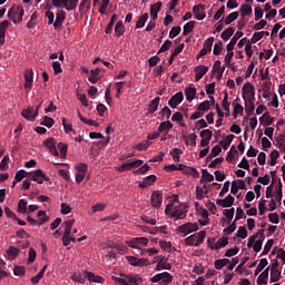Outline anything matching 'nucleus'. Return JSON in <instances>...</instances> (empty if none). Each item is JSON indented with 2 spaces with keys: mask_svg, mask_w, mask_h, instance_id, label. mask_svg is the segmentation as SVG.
I'll use <instances>...</instances> for the list:
<instances>
[{
  "mask_svg": "<svg viewBox=\"0 0 285 285\" xmlns=\"http://www.w3.org/2000/svg\"><path fill=\"white\" fill-rule=\"evenodd\" d=\"M193 13L197 21H204L206 19V6L204 4H196L193 7Z\"/></svg>",
  "mask_w": 285,
  "mask_h": 285,
  "instance_id": "14",
  "label": "nucleus"
},
{
  "mask_svg": "<svg viewBox=\"0 0 285 285\" xmlns=\"http://www.w3.org/2000/svg\"><path fill=\"white\" fill-rule=\"evenodd\" d=\"M37 217L40 218L38 222V226H42V224H46V222H48V215H46L45 210H39Z\"/></svg>",
  "mask_w": 285,
  "mask_h": 285,
  "instance_id": "56",
  "label": "nucleus"
},
{
  "mask_svg": "<svg viewBox=\"0 0 285 285\" xmlns=\"http://www.w3.org/2000/svg\"><path fill=\"white\" fill-rule=\"evenodd\" d=\"M184 175H191L194 179H199V171L195 169V167H188L186 166L184 169Z\"/></svg>",
  "mask_w": 285,
  "mask_h": 285,
  "instance_id": "45",
  "label": "nucleus"
},
{
  "mask_svg": "<svg viewBox=\"0 0 285 285\" xmlns=\"http://www.w3.org/2000/svg\"><path fill=\"white\" fill-rule=\"evenodd\" d=\"M17 14H19V7L9 9L8 17L13 21V23H17Z\"/></svg>",
  "mask_w": 285,
  "mask_h": 285,
  "instance_id": "54",
  "label": "nucleus"
},
{
  "mask_svg": "<svg viewBox=\"0 0 285 285\" xmlns=\"http://www.w3.org/2000/svg\"><path fill=\"white\" fill-rule=\"evenodd\" d=\"M40 126H46V128H52V126H55V119L45 116L43 121L40 122Z\"/></svg>",
  "mask_w": 285,
  "mask_h": 285,
  "instance_id": "59",
  "label": "nucleus"
},
{
  "mask_svg": "<svg viewBox=\"0 0 285 285\" xmlns=\"http://www.w3.org/2000/svg\"><path fill=\"white\" fill-rule=\"evenodd\" d=\"M10 163V156H3L2 160L0 161V170H8V164Z\"/></svg>",
  "mask_w": 285,
  "mask_h": 285,
  "instance_id": "64",
  "label": "nucleus"
},
{
  "mask_svg": "<svg viewBox=\"0 0 285 285\" xmlns=\"http://www.w3.org/2000/svg\"><path fill=\"white\" fill-rule=\"evenodd\" d=\"M171 121H176L177 124H179V126H181L183 128L186 126V124H184V114L176 111L173 116H171Z\"/></svg>",
  "mask_w": 285,
  "mask_h": 285,
  "instance_id": "40",
  "label": "nucleus"
},
{
  "mask_svg": "<svg viewBox=\"0 0 285 285\" xmlns=\"http://www.w3.org/2000/svg\"><path fill=\"white\" fill-rule=\"evenodd\" d=\"M65 232L63 235H72V226H75V219H68L63 223Z\"/></svg>",
  "mask_w": 285,
  "mask_h": 285,
  "instance_id": "42",
  "label": "nucleus"
},
{
  "mask_svg": "<svg viewBox=\"0 0 285 285\" xmlns=\"http://www.w3.org/2000/svg\"><path fill=\"white\" fill-rule=\"evenodd\" d=\"M217 206H222V208H230L233 204H235V197L233 195H228L225 199H217Z\"/></svg>",
  "mask_w": 285,
  "mask_h": 285,
  "instance_id": "20",
  "label": "nucleus"
},
{
  "mask_svg": "<svg viewBox=\"0 0 285 285\" xmlns=\"http://www.w3.org/2000/svg\"><path fill=\"white\" fill-rule=\"evenodd\" d=\"M233 35H235V28L228 27L225 31L222 32L220 37L223 41H228Z\"/></svg>",
  "mask_w": 285,
  "mask_h": 285,
  "instance_id": "41",
  "label": "nucleus"
},
{
  "mask_svg": "<svg viewBox=\"0 0 285 285\" xmlns=\"http://www.w3.org/2000/svg\"><path fill=\"white\" fill-rule=\"evenodd\" d=\"M244 37V32L242 31H237L234 37L230 39V41L228 42L226 50L227 52H230V50H235V45L237 43V41H239V39H242Z\"/></svg>",
  "mask_w": 285,
  "mask_h": 285,
  "instance_id": "21",
  "label": "nucleus"
},
{
  "mask_svg": "<svg viewBox=\"0 0 285 285\" xmlns=\"http://www.w3.org/2000/svg\"><path fill=\"white\" fill-rule=\"evenodd\" d=\"M250 14H253V7L249 4H243L240 7V17H250Z\"/></svg>",
  "mask_w": 285,
  "mask_h": 285,
  "instance_id": "43",
  "label": "nucleus"
},
{
  "mask_svg": "<svg viewBox=\"0 0 285 285\" xmlns=\"http://www.w3.org/2000/svg\"><path fill=\"white\" fill-rule=\"evenodd\" d=\"M242 95L244 101H255V87L250 82H246L243 86Z\"/></svg>",
  "mask_w": 285,
  "mask_h": 285,
  "instance_id": "7",
  "label": "nucleus"
},
{
  "mask_svg": "<svg viewBox=\"0 0 285 285\" xmlns=\"http://www.w3.org/2000/svg\"><path fill=\"white\" fill-rule=\"evenodd\" d=\"M165 215H169V217H173L174 219H186L188 207L184 203L178 205L169 204L165 208Z\"/></svg>",
  "mask_w": 285,
  "mask_h": 285,
  "instance_id": "1",
  "label": "nucleus"
},
{
  "mask_svg": "<svg viewBox=\"0 0 285 285\" xmlns=\"http://www.w3.org/2000/svg\"><path fill=\"white\" fill-rule=\"evenodd\" d=\"M245 112L247 117H250L255 112V100L245 101Z\"/></svg>",
  "mask_w": 285,
  "mask_h": 285,
  "instance_id": "34",
  "label": "nucleus"
},
{
  "mask_svg": "<svg viewBox=\"0 0 285 285\" xmlns=\"http://www.w3.org/2000/svg\"><path fill=\"white\" fill-rule=\"evenodd\" d=\"M46 268H48V265H45L36 276L31 277V283L33 285L39 284V282L43 278V275H46Z\"/></svg>",
  "mask_w": 285,
  "mask_h": 285,
  "instance_id": "37",
  "label": "nucleus"
},
{
  "mask_svg": "<svg viewBox=\"0 0 285 285\" xmlns=\"http://www.w3.org/2000/svg\"><path fill=\"white\" fill-rule=\"evenodd\" d=\"M173 266L165 259H160L156 265V271H170Z\"/></svg>",
  "mask_w": 285,
  "mask_h": 285,
  "instance_id": "38",
  "label": "nucleus"
},
{
  "mask_svg": "<svg viewBox=\"0 0 285 285\" xmlns=\"http://www.w3.org/2000/svg\"><path fill=\"white\" fill-rule=\"evenodd\" d=\"M45 146L49 149L51 155L59 157V151L57 150V141H55V138H48L45 141Z\"/></svg>",
  "mask_w": 285,
  "mask_h": 285,
  "instance_id": "18",
  "label": "nucleus"
},
{
  "mask_svg": "<svg viewBox=\"0 0 285 285\" xmlns=\"http://www.w3.org/2000/svg\"><path fill=\"white\" fill-rule=\"evenodd\" d=\"M18 213L26 215L28 213V202L26 199H20L18 203Z\"/></svg>",
  "mask_w": 285,
  "mask_h": 285,
  "instance_id": "50",
  "label": "nucleus"
},
{
  "mask_svg": "<svg viewBox=\"0 0 285 285\" xmlns=\"http://www.w3.org/2000/svg\"><path fill=\"white\" fill-rule=\"evenodd\" d=\"M76 183L81 184L83 179H86V175L88 173V165L86 163H80L76 166Z\"/></svg>",
  "mask_w": 285,
  "mask_h": 285,
  "instance_id": "9",
  "label": "nucleus"
},
{
  "mask_svg": "<svg viewBox=\"0 0 285 285\" xmlns=\"http://www.w3.org/2000/svg\"><path fill=\"white\" fill-rule=\"evenodd\" d=\"M239 17V12L235 11L229 13L226 18H225V26H230V23H233V21H237Z\"/></svg>",
  "mask_w": 285,
  "mask_h": 285,
  "instance_id": "48",
  "label": "nucleus"
},
{
  "mask_svg": "<svg viewBox=\"0 0 285 285\" xmlns=\"http://www.w3.org/2000/svg\"><path fill=\"white\" fill-rule=\"evenodd\" d=\"M163 202H164V196L161 195V191L155 190L151 194V198H150L153 208H161Z\"/></svg>",
  "mask_w": 285,
  "mask_h": 285,
  "instance_id": "15",
  "label": "nucleus"
},
{
  "mask_svg": "<svg viewBox=\"0 0 285 285\" xmlns=\"http://www.w3.org/2000/svg\"><path fill=\"white\" fill-rule=\"evenodd\" d=\"M35 79V71L32 69H27L24 72V88L26 90L32 89V81Z\"/></svg>",
  "mask_w": 285,
  "mask_h": 285,
  "instance_id": "16",
  "label": "nucleus"
},
{
  "mask_svg": "<svg viewBox=\"0 0 285 285\" xmlns=\"http://www.w3.org/2000/svg\"><path fill=\"white\" fill-rule=\"evenodd\" d=\"M150 282L153 284H157V282H159L160 285H168L173 282V275L168 272H163L151 277Z\"/></svg>",
  "mask_w": 285,
  "mask_h": 285,
  "instance_id": "5",
  "label": "nucleus"
},
{
  "mask_svg": "<svg viewBox=\"0 0 285 285\" xmlns=\"http://www.w3.org/2000/svg\"><path fill=\"white\" fill-rule=\"evenodd\" d=\"M29 178L32 179V181H37V184H43V181H50V177L43 174V170L41 169H37L36 171L29 173Z\"/></svg>",
  "mask_w": 285,
  "mask_h": 285,
  "instance_id": "10",
  "label": "nucleus"
},
{
  "mask_svg": "<svg viewBox=\"0 0 285 285\" xmlns=\"http://www.w3.org/2000/svg\"><path fill=\"white\" fill-rule=\"evenodd\" d=\"M160 10H161V1H158L150 7V17L154 21H157Z\"/></svg>",
  "mask_w": 285,
  "mask_h": 285,
  "instance_id": "25",
  "label": "nucleus"
},
{
  "mask_svg": "<svg viewBox=\"0 0 285 285\" xmlns=\"http://www.w3.org/2000/svg\"><path fill=\"white\" fill-rule=\"evenodd\" d=\"M116 250H121V246L114 244V245H109L106 247V252H107V257H110L111 259H117V252Z\"/></svg>",
  "mask_w": 285,
  "mask_h": 285,
  "instance_id": "23",
  "label": "nucleus"
},
{
  "mask_svg": "<svg viewBox=\"0 0 285 285\" xmlns=\"http://www.w3.org/2000/svg\"><path fill=\"white\" fill-rule=\"evenodd\" d=\"M181 101H184V92L179 91L168 100V106L175 109Z\"/></svg>",
  "mask_w": 285,
  "mask_h": 285,
  "instance_id": "17",
  "label": "nucleus"
},
{
  "mask_svg": "<svg viewBox=\"0 0 285 285\" xmlns=\"http://www.w3.org/2000/svg\"><path fill=\"white\" fill-rule=\"evenodd\" d=\"M69 0H52L53 8H66L68 7Z\"/></svg>",
  "mask_w": 285,
  "mask_h": 285,
  "instance_id": "55",
  "label": "nucleus"
},
{
  "mask_svg": "<svg viewBox=\"0 0 285 285\" xmlns=\"http://www.w3.org/2000/svg\"><path fill=\"white\" fill-rule=\"evenodd\" d=\"M86 272L83 274L76 272L71 275L72 282H77L78 284H86Z\"/></svg>",
  "mask_w": 285,
  "mask_h": 285,
  "instance_id": "33",
  "label": "nucleus"
},
{
  "mask_svg": "<svg viewBox=\"0 0 285 285\" xmlns=\"http://www.w3.org/2000/svg\"><path fill=\"white\" fill-rule=\"evenodd\" d=\"M86 277L88 278L89 282H94L95 284H104V282H106V279H104V277L92 273V272H88L86 271Z\"/></svg>",
  "mask_w": 285,
  "mask_h": 285,
  "instance_id": "22",
  "label": "nucleus"
},
{
  "mask_svg": "<svg viewBox=\"0 0 285 285\" xmlns=\"http://www.w3.org/2000/svg\"><path fill=\"white\" fill-rule=\"evenodd\" d=\"M111 279H114V282H117L120 285H139L142 282L141 277H136L132 275L125 276L124 278L111 276Z\"/></svg>",
  "mask_w": 285,
  "mask_h": 285,
  "instance_id": "3",
  "label": "nucleus"
},
{
  "mask_svg": "<svg viewBox=\"0 0 285 285\" xmlns=\"http://www.w3.org/2000/svg\"><path fill=\"white\" fill-rule=\"evenodd\" d=\"M204 239H206V230H200L189 237L185 238L186 246H196L199 247L204 244Z\"/></svg>",
  "mask_w": 285,
  "mask_h": 285,
  "instance_id": "2",
  "label": "nucleus"
},
{
  "mask_svg": "<svg viewBox=\"0 0 285 285\" xmlns=\"http://www.w3.org/2000/svg\"><path fill=\"white\" fill-rule=\"evenodd\" d=\"M223 215L226 217L227 224H230L233 222V217H235V207H232L230 209H224Z\"/></svg>",
  "mask_w": 285,
  "mask_h": 285,
  "instance_id": "46",
  "label": "nucleus"
},
{
  "mask_svg": "<svg viewBox=\"0 0 285 285\" xmlns=\"http://www.w3.org/2000/svg\"><path fill=\"white\" fill-rule=\"evenodd\" d=\"M126 259H127L128 264H130L131 266H139V267L150 266V259H148V258H138L135 256H126Z\"/></svg>",
  "mask_w": 285,
  "mask_h": 285,
  "instance_id": "12",
  "label": "nucleus"
},
{
  "mask_svg": "<svg viewBox=\"0 0 285 285\" xmlns=\"http://www.w3.org/2000/svg\"><path fill=\"white\" fill-rule=\"evenodd\" d=\"M258 235H261V237H264V230H259L256 235L250 236L247 243L248 248H254L255 253H259L264 244L263 240H255L257 239Z\"/></svg>",
  "mask_w": 285,
  "mask_h": 285,
  "instance_id": "6",
  "label": "nucleus"
},
{
  "mask_svg": "<svg viewBox=\"0 0 285 285\" xmlns=\"http://www.w3.org/2000/svg\"><path fill=\"white\" fill-rule=\"evenodd\" d=\"M261 124H265L266 126H273L274 118L271 116L263 115L259 118Z\"/></svg>",
  "mask_w": 285,
  "mask_h": 285,
  "instance_id": "62",
  "label": "nucleus"
},
{
  "mask_svg": "<svg viewBox=\"0 0 285 285\" xmlns=\"http://www.w3.org/2000/svg\"><path fill=\"white\" fill-rule=\"evenodd\" d=\"M146 21H148V13H144L136 22V28H144L146 26Z\"/></svg>",
  "mask_w": 285,
  "mask_h": 285,
  "instance_id": "53",
  "label": "nucleus"
},
{
  "mask_svg": "<svg viewBox=\"0 0 285 285\" xmlns=\"http://www.w3.org/2000/svg\"><path fill=\"white\" fill-rule=\"evenodd\" d=\"M100 73H101V68L92 69L88 77V81H90V83H97V81H99Z\"/></svg>",
  "mask_w": 285,
  "mask_h": 285,
  "instance_id": "30",
  "label": "nucleus"
},
{
  "mask_svg": "<svg viewBox=\"0 0 285 285\" xmlns=\"http://www.w3.org/2000/svg\"><path fill=\"white\" fill-rule=\"evenodd\" d=\"M233 139H235V135L230 134L220 141V146H223L224 150H228V147L233 144Z\"/></svg>",
  "mask_w": 285,
  "mask_h": 285,
  "instance_id": "47",
  "label": "nucleus"
},
{
  "mask_svg": "<svg viewBox=\"0 0 285 285\" xmlns=\"http://www.w3.org/2000/svg\"><path fill=\"white\" fill-rule=\"evenodd\" d=\"M202 139L210 141L213 139V131L210 129H204L200 131Z\"/></svg>",
  "mask_w": 285,
  "mask_h": 285,
  "instance_id": "58",
  "label": "nucleus"
},
{
  "mask_svg": "<svg viewBox=\"0 0 285 285\" xmlns=\"http://www.w3.org/2000/svg\"><path fill=\"white\" fill-rule=\"evenodd\" d=\"M124 32H126V27H124V21L119 20L115 26V35L116 37H124Z\"/></svg>",
  "mask_w": 285,
  "mask_h": 285,
  "instance_id": "35",
  "label": "nucleus"
},
{
  "mask_svg": "<svg viewBox=\"0 0 285 285\" xmlns=\"http://www.w3.org/2000/svg\"><path fill=\"white\" fill-rule=\"evenodd\" d=\"M24 177H30V173H27L26 170L20 169L16 174L14 179H16V181H22Z\"/></svg>",
  "mask_w": 285,
  "mask_h": 285,
  "instance_id": "57",
  "label": "nucleus"
},
{
  "mask_svg": "<svg viewBox=\"0 0 285 285\" xmlns=\"http://www.w3.org/2000/svg\"><path fill=\"white\" fill-rule=\"evenodd\" d=\"M193 30H195V21L187 22L183 29L184 37H188V35H190V32H193Z\"/></svg>",
  "mask_w": 285,
  "mask_h": 285,
  "instance_id": "44",
  "label": "nucleus"
},
{
  "mask_svg": "<svg viewBox=\"0 0 285 285\" xmlns=\"http://www.w3.org/2000/svg\"><path fill=\"white\" fill-rule=\"evenodd\" d=\"M159 101H161V98L156 97L149 102L148 105L149 115H155V112H157V109L159 108Z\"/></svg>",
  "mask_w": 285,
  "mask_h": 285,
  "instance_id": "27",
  "label": "nucleus"
},
{
  "mask_svg": "<svg viewBox=\"0 0 285 285\" xmlns=\"http://www.w3.org/2000/svg\"><path fill=\"white\" fill-rule=\"evenodd\" d=\"M213 43H215V37L207 38L204 41L203 49L198 52L197 57H206V55L213 50Z\"/></svg>",
  "mask_w": 285,
  "mask_h": 285,
  "instance_id": "13",
  "label": "nucleus"
},
{
  "mask_svg": "<svg viewBox=\"0 0 285 285\" xmlns=\"http://www.w3.org/2000/svg\"><path fill=\"white\" fill-rule=\"evenodd\" d=\"M185 96L187 101H193L197 97V89L195 87H188L185 89Z\"/></svg>",
  "mask_w": 285,
  "mask_h": 285,
  "instance_id": "32",
  "label": "nucleus"
},
{
  "mask_svg": "<svg viewBox=\"0 0 285 285\" xmlns=\"http://www.w3.org/2000/svg\"><path fill=\"white\" fill-rule=\"evenodd\" d=\"M267 266H268V259L262 258L255 269V273H254L255 277H257L262 273V271H264V268H266Z\"/></svg>",
  "mask_w": 285,
  "mask_h": 285,
  "instance_id": "36",
  "label": "nucleus"
},
{
  "mask_svg": "<svg viewBox=\"0 0 285 285\" xmlns=\"http://www.w3.org/2000/svg\"><path fill=\"white\" fill-rule=\"evenodd\" d=\"M268 271H271V267H267L259 274L256 281L258 285L268 284Z\"/></svg>",
  "mask_w": 285,
  "mask_h": 285,
  "instance_id": "29",
  "label": "nucleus"
},
{
  "mask_svg": "<svg viewBox=\"0 0 285 285\" xmlns=\"http://www.w3.org/2000/svg\"><path fill=\"white\" fill-rule=\"evenodd\" d=\"M228 264H230V259L222 258V259L215 261L214 266H215L216 271H222L223 267L228 266Z\"/></svg>",
  "mask_w": 285,
  "mask_h": 285,
  "instance_id": "39",
  "label": "nucleus"
},
{
  "mask_svg": "<svg viewBox=\"0 0 285 285\" xmlns=\"http://www.w3.org/2000/svg\"><path fill=\"white\" fill-rule=\"evenodd\" d=\"M222 107L225 110V117H230V102H228V92H225Z\"/></svg>",
  "mask_w": 285,
  "mask_h": 285,
  "instance_id": "31",
  "label": "nucleus"
},
{
  "mask_svg": "<svg viewBox=\"0 0 285 285\" xmlns=\"http://www.w3.org/2000/svg\"><path fill=\"white\" fill-rule=\"evenodd\" d=\"M170 129H173V122H170L169 120L160 122L158 127L159 132H164V130H170Z\"/></svg>",
  "mask_w": 285,
  "mask_h": 285,
  "instance_id": "52",
  "label": "nucleus"
},
{
  "mask_svg": "<svg viewBox=\"0 0 285 285\" xmlns=\"http://www.w3.org/2000/svg\"><path fill=\"white\" fill-rule=\"evenodd\" d=\"M226 246H228V237H222L215 245H209V248L212 250H219V248H224Z\"/></svg>",
  "mask_w": 285,
  "mask_h": 285,
  "instance_id": "26",
  "label": "nucleus"
},
{
  "mask_svg": "<svg viewBox=\"0 0 285 285\" xmlns=\"http://www.w3.org/2000/svg\"><path fill=\"white\" fill-rule=\"evenodd\" d=\"M157 181V176L149 175L141 183H139V188H148V186H153Z\"/></svg>",
  "mask_w": 285,
  "mask_h": 285,
  "instance_id": "24",
  "label": "nucleus"
},
{
  "mask_svg": "<svg viewBox=\"0 0 285 285\" xmlns=\"http://www.w3.org/2000/svg\"><path fill=\"white\" fill-rule=\"evenodd\" d=\"M234 111L233 117L234 119H237V115H244V107L240 104L233 102Z\"/></svg>",
  "mask_w": 285,
  "mask_h": 285,
  "instance_id": "51",
  "label": "nucleus"
},
{
  "mask_svg": "<svg viewBox=\"0 0 285 285\" xmlns=\"http://www.w3.org/2000/svg\"><path fill=\"white\" fill-rule=\"evenodd\" d=\"M177 233H180L183 237L190 235V233H197L199 225L197 223H186L177 227Z\"/></svg>",
  "mask_w": 285,
  "mask_h": 285,
  "instance_id": "4",
  "label": "nucleus"
},
{
  "mask_svg": "<svg viewBox=\"0 0 285 285\" xmlns=\"http://www.w3.org/2000/svg\"><path fill=\"white\" fill-rule=\"evenodd\" d=\"M21 115L24 119H27V121H35L39 115V108L35 109V107L29 106L27 109L22 110Z\"/></svg>",
  "mask_w": 285,
  "mask_h": 285,
  "instance_id": "11",
  "label": "nucleus"
},
{
  "mask_svg": "<svg viewBox=\"0 0 285 285\" xmlns=\"http://www.w3.org/2000/svg\"><path fill=\"white\" fill-rule=\"evenodd\" d=\"M269 166H276L277 165V159H279V151L277 149H274L271 154H269Z\"/></svg>",
  "mask_w": 285,
  "mask_h": 285,
  "instance_id": "49",
  "label": "nucleus"
},
{
  "mask_svg": "<svg viewBox=\"0 0 285 285\" xmlns=\"http://www.w3.org/2000/svg\"><path fill=\"white\" fill-rule=\"evenodd\" d=\"M63 21H66V11H58L56 13V21L53 22L55 30H59L63 26Z\"/></svg>",
  "mask_w": 285,
  "mask_h": 285,
  "instance_id": "19",
  "label": "nucleus"
},
{
  "mask_svg": "<svg viewBox=\"0 0 285 285\" xmlns=\"http://www.w3.org/2000/svg\"><path fill=\"white\" fill-rule=\"evenodd\" d=\"M144 165V160L141 159H130L128 163L122 164L120 167L117 168L119 173H126V170H132V168H139Z\"/></svg>",
  "mask_w": 285,
  "mask_h": 285,
  "instance_id": "8",
  "label": "nucleus"
},
{
  "mask_svg": "<svg viewBox=\"0 0 285 285\" xmlns=\"http://www.w3.org/2000/svg\"><path fill=\"white\" fill-rule=\"evenodd\" d=\"M185 45L180 43L177 48H175L171 51L170 58L168 59V63L169 66H173V61H175V57H177V55H181V52L184 51Z\"/></svg>",
  "mask_w": 285,
  "mask_h": 285,
  "instance_id": "28",
  "label": "nucleus"
},
{
  "mask_svg": "<svg viewBox=\"0 0 285 285\" xmlns=\"http://www.w3.org/2000/svg\"><path fill=\"white\" fill-rule=\"evenodd\" d=\"M194 71L198 75H200L202 77H204V75H206V72H208V67L204 66V65H199L197 67H195Z\"/></svg>",
  "mask_w": 285,
  "mask_h": 285,
  "instance_id": "63",
  "label": "nucleus"
},
{
  "mask_svg": "<svg viewBox=\"0 0 285 285\" xmlns=\"http://www.w3.org/2000/svg\"><path fill=\"white\" fill-rule=\"evenodd\" d=\"M236 237H239L240 239H246L248 237V230H246V227L240 226L237 230Z\"/></svg>",
  "mask_w": 285,
  "mask_h": 285,
  "instance_id": "61",
  "label": "nucleus"
},
{
  "mask_svg": "<svg viewBox=\"0 0 285 285\" xmlns=\"http://www.w3.org/2000/svg\"><path fill=\"white\" fill-rule=\"evenodd\" d=\"M279 277H282L279 269H271V282H279Z\"/></svg>",
  "mask_w": 285,
  "mask_h": 285,
  "instance_id": "60",
  "label": "nucleus"
}]
</instances>
